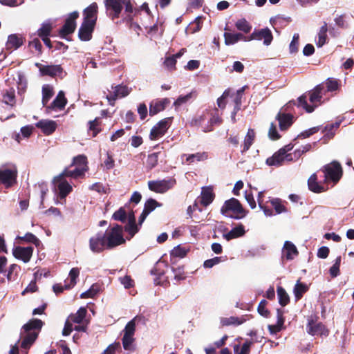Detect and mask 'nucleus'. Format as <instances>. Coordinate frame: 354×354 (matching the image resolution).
Wrapping results in <instances>:
<instances>
[{"label":"nucleus","instance_id":"4be33fe9","mask_svg":"<svg viewBox=\"0 0 354 354\" xmlns=\"http://www.w3.org/2000/svg\"><path fill=\"white\" fill-rule=\"evenodd\" d=\"M36 127L41 129L45 135H50L55 131L57 124L53 120H41L35 124Z\"/></svg>","mask_w":354,"mask_h":354},{"label":"nucleus","instance_id":"de8ad7c7","mask_svg":"<svg viewBox=\"0 0 354 354\" xmlns=\"http://www.w3.org/2000/svg\"><path fill=\"white\" fill-rule=\"evenodd\" d=\"M99 118H95L93 120H90L88 122V130L92 132V137H95L101 131V129L99 128L100 124Z\"/></svg>","mask_w":354,"mask_h":354},{"label":"nucleus","instance_id":"f704fd0d","mask_svg":"<svg viewBox=\"0 0 354 354\" xmlns=\"http://www.w3.org/2000/svg\"><path fill=\"white\" fill-rule=\"evenodd\" d=\"M56 180L57 181H60L57 185L59 196L61 198H65L72 192V186L65 180H59L57 177L56 178Z\"/></svg>","mask_w":354,"mask_h":354},{"label":"nucleus","instance_id":"423d86ee","mask_svg":"<svg viewBox=\"0 0 354 354\" xmlns=\"http://www.w3.org/2000/svg\"><path fill=\"white\" fill-rule=\"evenodd\" d=\"M176 184V180L174 178L168 179L149 180L148 182L149 189L156 193L164 194L171 189Z\"/></svg>","mask_w":354,"mask_h":354},{"label":"nucleus","instance_id":"e433bc0d","mask_svg":"<svg viewBox=\"0 0 354 354\" xmlns=\"http://www.w3.org/2000/svg\"><path fill=\"white\" fill-rule=\"evenodd\" d=\"M67 103V100L65 97L64 93L60 91L55 99L50 104V108L62 109L64 108Z\"/></svg>","mask_w":354,"mask_h":354},{"label":"nucleus","instance_id":"dca6fc26","mask_svg":"<svg viewBox=\"0 0 354 354\" xmlns=\"http://www.w3.org/2000/svg\"><path fill=\"white\" fill-rule=\"evenodd\" d=\"M17 172L10 169H0V183L10 187L16 182Z\"/></svg>","mask_w":354,"mask_h":354},{"label":"nucleus","instance_id":"f3484780","mask_svg":"<svg viewBox=\"0 0 354 354\" xmlns=\"http://www.w3.org/2000/svg\"><path fill=\"white\" fill-rule=\"evenodd\" d=\"M162 204L153 198H149L145 203L144 209L138 219V224L142 225L147 216L156 207H161Z\"/></svg>","mask_w":354,"mask_h":354},{"label":"nucleus","instance_id":"412c9836","mask_svg":"<svg viewBox=\"0 0 354 354\" xmlns=\"http://www.w3.org/2000/svg\"><path fill=\"white\" fill-rule=\"evenodd\" d=\"M299 254L297 247L290 241H286L282 249V257L287 260H292Z\"/></svg>","mask_w":354,"mask_h":354},{"label":"nucleus","instance_id":"4c0bfd02","mask_svg":"<svg viewBox=\"0 0 354 354\" xmlns=\"http://www.w3.org/2000/svg\"><path fill=\"white\" fill-rule=\"evenodd\" d=\"M3 101L6 104L14 106L16 102L15 100V91L14 88H10L3 91L2 93Z\"/></svg>","mask_w":354,"mask_h":354},{"label":"nucleus","instance_id":"b1692460","mask_svg":"<svg viewBox=\"0 0 354 354\" xmlns=\"http://www.w3.org/2000/svg\"><path fill=\"white\" fill-rule=\"evenodd\" d=\"M215 197L212 188L210 187H205L202 189L201 194L200 203L204 207H207L212 203Z\"/></svg>","mask_w":354,"mask_h":354},{"label":"nucleus","instance_id":"c85d7f7f","mask_svg":"<svg viewBox=\"0 0 354 354\" xmlns=\"http://www.w3.org/2000/svg\"><path fill=\"white\" fill-rule=\"evenodd\" d=\"M223 36L226 45L234 44L240 40L248 41V37L243 35L242 33L225 32Z\"/></svg>","mask_w":354,"mask_h":354},{"label":"nucleus","instance_id":"cd10ccee","mask_svg":"<svg viewBox=\"0 0 354 354\" xmlns=\"http://www.w3.org/2000/svg\"><path fill=\"white\" fill-rule=\"evenodd\" d=\"M341 124V121H337L334 123L328 124L325 126V127L322 130V133H324L323 139L324 142L332 139L335 134V130L337 129Z\"/></svg>","mask_w":354,"mask_h":354},{"label":"nucleus","instance_id":"58836bf2","mask_svg":"<svg viewBox=\"0 0 354 354\" xmlns=\"http://www.w3.org/2000/svg\"><path fill=\"white\" fill-rule=\"evenodd\" d=\"M255 139V131L253 129H249L247 134L244 138L243 147L241 151L242 153H245L249 150L250 147L254 143Z\"/></svg>","mask_w":354,"mask_h":354},{"label":"nucleus","instance_id":"774afa93","mask_svg":"<svg viewBox=\"0 0 354 354\" xmlns=\"http://www.w3.org/2000/svg\"><path fill=\"white\" fill-rule=\"evenodd\" d=\"M187 254V251L184 248L180 245L175 247L171 252V256L174 257L183 258Z\"/></svg>","mask_w":354,"mask_h":354},{"label":"nucleus","instance_id":"37998d69","mask_svg":"<svg viewBox=\"0 0 354 354\" xmlns=\"http://www.w3.org/2000/svg\"><path fill=\"white\" fill-rule=\"evenodd\" d=\"M277 292L279 304L281 306H286L288 305L290 302V297L286 290L281 286H278Z\"/></svg>","mask_w":354,"mask_h":354},{"label":"nucleus","instance_id":"8fccbe9b","mask_svg":"<svg viewBox=\"0 0 354 354\" xmlns=\"http://www.w3.org/2000/svg\"><path fill=\"white\" fill-rule=\"evenodd\" d=\"M87 157L84 154H81L73 158V162L71 164L70 167L76 165L77 167L85 168L86 167H87Z\"/></svg>","mask_w":354,"mask_h":354},{"label":"nucleus","instance_id":"a18cd8bd","mask_svg":"<svg viewBox=\"0 0 354 354\" xmlns=\"http://www.w3.org/2000/svg\"><path fill=\"white\" fill-rule=\"evenodd\" d=\"M327 23L324 22L323 26L320 28L319 31L318 32V42L317 44L319 47H322L326 44L327 39Z\"/></svg>","mask_w":354,"mask_h":354},{"label":"nucleus","instance_id":"69168bd1","mask_svg":"<svg viewBox=\"0 0 354 354\" xmlns=\"http://www.w3.org/2000/svg\"><path fill=\"white\" fill-rule=\"evenodd\" d=\"M124 230L131 235V237L133 236L139 230L136 222L133 223V221H129L128 224L125 226Z\"/></svg>","mask_w":354,"mask_h":354},{"label":"nucleus","instance_id":"a19ab883","mask_svg":"<svg viewBox=\"0 0 354 354\" xmlns=\"http://www.w3.org/2000/svg\"><path fill=\"white\" fill-rule=\"evenodd\" d=\"M294 104H296V103L294 102ZM297 106L302 107L307 113L313 112L317 106V105H309L308 104L306 93H304L298 97Z\"/></svg>","mask_w":354,"mask_h":354},{"label":"nucleus","instance_id":"6e6552de","mask_svg":"<svg viewBox=\"0 0 354 354\" xmlns=\"http://www.w3.org/2000/svg\"><path fill=\"white\" fill-rule=\"evenodd\" d=\"M106 241V234L102 232H99L90 238L89 248L94 253H101L105 250H108Z\"/></svg>","mask_w":354,"mask_h":354},{"label":"nucleus","instance_id":"052dcab7","mask_svg":"<svg viewBox=\"0 0 354 354\" xmlns=\"http://www.w3.org/2000/svg\"><path fill=\"white\" fill-rule=\"evenodd\" d=\"M299 35L298 33L294 34L292 39L289 46V50L290 53H296L299 50Z\"/></svg>","mask_w":354,"mask_h":354},{"label":"nucleus","instance_id":"c9c22d12","mask_svg":"<svg viewBox=\"0 0 354 354\" xmlns=\"http://www.w3.org/2000/svg\"><path fill=\"white\" fill-rule=\"evenodd\" d=\"M308 290L309 287L306 283H301L299 280H298L295 285L293 290L296 301L300 300L302 298L304 294L308 292Z\"/></svg>","mask_w":354,"mask_h":354},{"label":"nucleus","instance_id":"ea45409f","mask_svg":"<svg viewBox=\"0 0 354 354\" xmlns=\"http://www.w3.org/2000/svg\"><path fill=\"white\" fill-rule=\"evenodd\" d=\"M16 239L20 241L21 243H32L37 247L41 243L39 239L31 232H27L23 236H17Z\"/></svg>","mask_w":354,"mask_h":354},{"label":"nucleus","instance_id":"680f3d73","mask_svg":"<svg viewBox=\"0 0 354 354\" xmlns=\"http://www.w3.org/2000/svg\"><path fill=\"white\" fill-rule=\"evenodd\" d=\"M319 130H320L319 126L312 127V128H310L308 130H306V131L301 132V133H299L297 136V138L304 139V138H309L310 136H313V134L317 133Z\"/></svg>","mask_w":354,"mask_h":354},{"label":"nucleus","instance_id":"473e14b6","mask_svg":"<svg viewBox=\"0 0 354 354\" xmlns=\"http://www.w3.org/2000/svg\"><path fill=\"white\" fill-rule=\"evenodd\" d=\"M284 155L280 150L275 152L266 160V164L270 166H281L284 161Z\"/></svg>","mask_w":354,"mask_h":354},{"label":"nucleus","instance_id":"bb28decb","mask_svg":"<svg viewBox=\"0 0 354 354\" xmlns=\"http://www.w3.org/2000/svg\"><path fill=\"white\" fill-rule=\"evenodd\" d=\"M24 38L17 34H12L8 36L6 42L7 49H17L24 44Z\"/></svg>","mask_w":354,"mask_h":354},{"label":"nucleus","instance_id":"6ab92c4d","mask_svg":"<svg viewBox=\"0 0 354 354\" xmlns=\"http://www.w3.org/2000/svg\"><path fill=\"white\" fill-rule=\"evenodd\" d=\"M276 119L279 121L281 131H286L294 122V116L291 113L279 112L276 116Z\"/></svg>","mask_w":354,"mask_h":354},{"label":"nucleus","instance_id":"4d7b16f0","mask_svg":"<svg viewBox=\"0 0 354 354\" xmlns=\"http://www.w3.org/2000/svg\"><path fill=\"white\" fill-rule=\"evenodd\" d=\"M326 86L328 92L335 91L339 87V81L334 78H328L326 81Z\"/></svg>","mask_w":354,"mask_h":354},{"label":"nucleus","instance_id":"72a5a7b5","mask_svg":"<svg viewBox=\"0 0 354 354\" xmlns=\"http://www.w3.org/2000/svg\"><path fill=\"white\" fill-rule=\"evenodd\" d=\"M322 84L317 85L315 88L308 92L309 100L312 104L321 101L322 98Z\"/></svg>","mask_w":354,"mask_h":354},{"label":"nucleus","instance_id":"393cba45","mask_svg":"<svg viewBox=\"0 0 354 354\" xmlns=\"http://www.w3.org/2000/svg\"><path fill=\"white\" fill-rule=\"evenodd\" d=\"M86 168L76 167L73 170H70L68 168H66L62 174H60L57 178L62 180L64 177H71L73 178H77L84 175Z\"/></svg>","mask_w":354,"mask_h":354},{"label":"nucleus","instance_id":"4468645a","mask_svg":"<svg viewBox=\"0 0 354 354\" xmlns=\"http://www.w3.org/2000/svg\"><path fill=\"white\" fill-rule=\"evenodd\" d=\"M97 13L98 6L97 3H92L83 10V21L93 23L94 25H96Z\"/></svg>","mask_w":354,"mask_h":354},{"label":"nucleus","instance_id":"79ce46f5","mask_svg":"<svg viewBox=\"0 0 354 354\" xmlns=\"http://www.w3.org/2000/svg\"><path fill=\"white\" fill-rule=\"evenodd\" d=\"M86 313V309L84 307H81L78 309L75 314H71L69 316V319L71 322L80 324L85 318Z\"/></svg>","mask_w":354,"mask_h":354},{"label":"nucleus","instance_id":"603ef678","mask_svg":"<svg viewBox=\"0 0 354 354\" xmlns=\"http://www.w3.org/2000/svg\"><path fill=\"white\" fill-rule=\"evenodd\" d=\"M80 275V269L78 268H73L69 272L70 283L68 284L66 288H72L77 283V278Z\"/></svg>","mask_w":354,"mask_h":354},{"label":"nucleus","instance_id":"e2e57ef3","mask_svg":"<svg viewBox=\"0 0 354 354\" xmlns=\"http://www.w3.org/2000/svg\"><path fill=\"white\" fill-rule=\"evenodd\" d=\"M28 46L30 48H34L37 51L38 55H41L42 53V45L39 38L35 37L32 40H30L28 43Z\"/></svg>","mask_w":354,"mask_h":354},{"label":"nucleus","instance_id":"f257e3e1","mask_svg":"<svg viewBox=\"0 0 354 354\" xmlns=\"http://www.w3.org/2000/svg\"><path fill=\"white\" fill-rule=\"evenodd\" d=\"M43 325L44 322L41 319H32L22 326L21 335L26 334L21 344L22 348L27 349L32 346Z\"/></svg>","mask_w":354,"mask_h":354},{"label":"nucleus","instance_id":"5701e85b","mask_svg":"<svg viewBox=\"0 0 354 354\" xmlns=\"http://www.w3.org/2000/svg\"><path fill=\"white\" fill-rule=\"evenodd\" d=\"M209 115H210L211 118L209 120L208 124L206 127H204L205 132L212 131L214 125H220L223 122L217 109H214L212 111L209 112Z\"/></svg>","mask_w":354,"mask_h":354},{"label":"nucleus","instance_id":"c03bdc74","mask_svg":"<svg viewBox=\"0 0 354 354\" xmlns=\"http://www.w3.org/2000/svg\"><path fill=\"white\" fill-rule=\"evenodd\" d=\"M54 95L53 87L49 84H45L42 87V104L46 106L50 99Z\"/></svg>","mask_w":354,"mask_h":354},{"label":"nucleus","instance_id":"39448f33","mask_svg":"<svg viewBox=\"0 0 354 354\" xmlns=\"http://www.w3.org/2000/svg\"><path fill=\"white\" fill-rule=\"evenodd\" d=\"M79 17V12L73 11L71 12L64 21V25L59 30V35L61 38L71 41L67 37L73 34L76 28V20Z\"/></svg>","mask_w":354,"mask_h":354},{"label":"nucleus","instance_id":"20e7f679","mask_svg":"<svg viewBox=\"0 0 354 354\" xmlns=\"http://www.w3.org/2000/svg\"><path fill=\"white\" fill-rule=\"evenodd\" d=\"M123 228L121 225L115 224L111 229L104 232L106 234V243L108 250L113 249L126 242L123 236Z\"/></svg>","mask_w":354,"mask_h":354},{"label":"nucleus","instance_id":"6e6d98bb","mask_svg":"<svg viewBox=\"0 0 354 354\" xmlns=\"http://www.w3.org/2000/svg\"><path fill=\"white\" fill-rule=\"evenodd\" d=\"M268 301L265 299H262L257 307L258 313L263 317L268 318L270 316V310L266 308Z\"/></svg>","mask_w":354,"mask_h":354},{"label":"nucleus","instance_id":"f03ea898","mask_svg":"<svg viewBox=\"0 0 354 354\" xmlns=\"http://www.w3.org/2000/svg\"><path fill=\"white\" fill-rule=\"evenodd\" d=\"M221 213L226 217L240 220L247 216L248 211L243 207L238 199L231 198L224 202L221 208Z\"/></svg>","mask_w":354,"mask_h":354},{"label":"nucleus","instance_id":"13d9d810","mask_svg":"<svg viewBox=\"0 0 354 354\" xmlns=\"http://www.w3.org/2000/svg\"><path fill=\"white\" fill-rule=\"evenodd\" d=\"M341 263V257L339 256L336 258L335 263L330 267L329 272L332 277H337L339 273V267Z\"/></svg>","mask_w":354,"mask_h":354},{"label":"nucleus","instance_id":"49530a36","mask_svg":"<svg viewBox=\"0 0 354 354\" xmlns=\"http://www.w3.org/2000/svg\"><path fill=\"white\" fill-rule=\"evenodd\" d=\"M207 115H209V111H206L201 115L194 118L190 122L191 125L194 127H202L204 129L205 126H203V124L205 121L207 119Z\"/></svg>","mask_w":354,"mask_h":354},{"label":"nucleus","instance_id":"7ed1b4c3","mask_svg":"<svg viewBox=\"0 0 354 354\" xmlns=\"http://www.w3.org/2000/svg\"><path fill=\"white\" fill-rule=\"evenodd\" d=\"M321 170L324 174V183L330 180L335 185L343 176L342 167L337 160H333L330 163L324 165Z\"/></svg>","mask_w":354,"mask_h":354},{"label":"nucleus","instance_id":"c756f323","mask_svg":"<svg viewBox=\"0 0 354 354\" xmlns=\"http://www.w3.org/2000/svg\"><path fill=\"white\" fill-rule=\"evenodd\" d=\"M63 68L60 65H47L41 68V74L42 75H48L55 77L58 74H61Z\"/></svg>","mask_w":354,"mask_h":354},{"label":"nucleus","instance_id":"f8f14e48","mask_svg":"<svg viewBox=\"0 0 354 354\" xmlns=\"http://www.w3.org/2000/svg\"><path fill=\"white\" fill-rule=\"evenodd\" d=\"M33 250L32 246H17L13 248L12 254L16 259L21 260L24 263H28L32 256Z\"/></svg>","mask_w":354,"mask_h":354},{"label":"nucleus","instance_id":"1a4fd4ad","mask_svg":"<svg viewBox=\"0 0 354 354\" xmlns=\"http://www.w3.org/2000/svg\"><path fill=\"white\" fill-rule=\"evenodd\" d=\"M123 0H104L106 15L112 20L118 19L122 10Z\"/></svg>","mask_w":354,"mask_h":354},{"label":"nucleus","instance_id":"0e129e2a","mask_svg":"<svg viewBox=\"0 0 354 354\" xmlns=\"http://www.w3.org/2000/svg\"><path fill=\"white\" fill-rule=\"evenodd\" d=\"M112 218L115 221L124 222L127 218V213L124 207H120L118 211L115 212Z\"/></svg>","mask_w":354,"mask_h":354},{"label":"nucleus","instance_id":"3c124183","mask_svg":"<svg viewBox=\"0 0 354 354\" xmlns=\"http://www.w3.org/2000/svg\"><path fill=\"white\" fill-rule=\"evenodd\" d=\"M139 319L138 316L129 321L124 329V335L133 336L136 331V321Z\"/></svg>","mask_w":354,"mask_h":354},{"label":"nucleus","instance_id":"5fc2aeb1","mask_svg":"<svg viewBox=\"0 0 354 354\" xmlns=\"http://www.w3.org/2000/svg\"><path fill=\"white\" fill-rule=\"evenodd\" d=\"M207 158V154L205 152L203 153H196L193 154H189L187 156L186 158V161L189 164L196 161H201L206 160Z\"/></svg>","mask_w":354,"mask_h":354},{"label":"nucleus","instance_id":"a211bd4d","mask_svg":"<svg viewBox=\"0 0 354 354\" xmlns=\"http://www.w3.org/2000/svg\"><path fill=\"white\" fill-rule=\"evenodd\" d=\"M169 103L170 100L168 98L158 99L151 101L149 104V115L153 116L160 111H164Z\"/></svg>","mask_w":354,"mask_h":354},{"label":"nucleus","instance_id":"2eb2a0df","mask_svg":"<svg viewBox=\"0 0 354 354\" xmlns=\"http://www.w3.org/2000/svg\"><path fill=\"white\" fill-rule=\"evenodd\" d=\"M130 91L131 89H129L128 86L118 85L115 86L113 93L106 96V99L108 100L109 104L113 106L118 97H126L130 93Z\"/></svg>","mask_w":354,"mask_h":354},{"label":"nucleus","instance_id":"ddd939ff","mask_svg":"<svg viewBox=\"0 0 354 354\" xmlns=\"http://www.w3.org/2000/svg\"><path fill=\"white\" fill-rule=\"evenodd\" d=\"M95 26L93 23L82 21L78 30L79 39L83 41H90L92 39Z\"/></svg>","mask_w":354,"mask_h":354},{"label":"nucleus","instance_id":"aec40b11","mask_svg":"<svg viewBox=\"0 0 354 354\" xmlns=\"http://www.w3.org/2000/svg\"><path fill=\"white\" fill-rule=\"evenodd\" d=\"M308 187L310 191L319 194L328 190V187L324 186L323 184L318 182V177L317 174H313L308 180Z\"/></svg>","mask_w":354,"mask_h":354},{"label":"nucleus","instance_id":"9d476101","mask_svg":"<svg viewBox=\"0 0 354 354\" xmlns=\"http://www.w3.org/2000/svg\"><path fill=\"white\" fill-rule=\"evenodd\" d=\"M307 332L311 335H319L327 337L329 335V330L322 322L315 321L313 319H308L307 324Z\"/></svg>","mask_w":354,"mask_h":354},{"label":"nucleus","instance_id":"338daca9","mask_svg":"<svg viewBox=\"0 0 354 354\" xmlns=\"http://www.w3.org/2000/svg\"><path fill=\"white\" fill-rule=\"evenodd\" d=\"M193 93L191 92L185 95H180L174 102L175 106H180L183 104L187 102L192 97Z\"/></svg>","mask_w":354,"mask_h":354},{"label":"nucleus","instance_id":"bf43d9fd","mask_svg":"<svg viewBox=\"0 0 354 354\" xmlns=\"http://www.w3.org/2000/svg\"><path fill=\"white\" fill-rule=\"evenodd\" d=\"M135 339L133 336L123 335L122 339L123 348L127 351H131L133 349V343Z\"/></svg>","mask_w":354,"mask_h":354},{"label":"nucleus","instance_id":"2f4dec72","mask_svg":"<svg viewBox=\"0 0 354 354\" xmlns=\"http://www.w3.org/2000/svg\"><path fill=\"white\" fill-rule=\"evenodd\" d=\"M245 319L243 317H237L234 316H231L230 317H221V325L222 327L229 326H239L244 323Z\"/></svg>","mask_w":354,"mask_h":354},{"label":"nucleus","instance_id":"9b49d317","mask_svg":"<svg viewBox=\"0 0 354 354\" xmlns=\"http://www.w3.org/2000/svg\"><path fill=\"white\" fill-rule=\"evenodd\" d=\"M254 39H263V44L266 46H268L271 44L273 39L272 33L271 30L268 28L258 30H255L249 37H248V41Z\"/></svg>","mask_w":354,"mask_h":354},{"label":"nucleus","instance_id":"0eeeda50","mask_svg":"<svg viewBox=\"0 0 354 354\" xmlns=\"http://www.w3.org/2000/svg\"><path fill=\"white\" fill-rule=\"evenodd\" d=\"M172 117L165 118L160 120L156 125H154L150 131V140H156L159 138L162 137L169 128L172 122Z\"/></svg>","mask_w":354,"mask_h":354},{"label":"nucleus","instance_id":"7c9ffc66","mask_svg":"<svg viewBox=\"0 0 354 354\" xmlns=\"http://www.w3.org/2000/svg\"><path fill=\"white\" fill-rule=\"evenodd\" d=\"M53 26L52 22L46 21L41 24V27L37 30V36L42 39L50 37L53 30Z\"/></svg>","mask_w":354,"mask_h":354},{"label":"nucleus","instance_id":"09e8293b","mask_svg":"<svg viewBox=\"0 0 354 354\" xmlns=\"http://www.w3.org/2000/svg\"><path fill=\"white\" fill-rule=\"evenodd\" d=\"M272 207L277 214H281L287 212V209L280 198H276L270 201Z\"/></svg>","mask_w":354,"mask_h":354},{"label":"nucleus","instance_id":"864d4df0","mask_svg":"<svg viewBox=\"0 0 354 354\" xmlns=\"http://www.w3.org/2000/svg\"><path fill=\"white\" fill-rule=\"evenodd\" d=\"M236 27L238 30L248 33L252 29V26L245 19H241L236 23Z\"/></svg>","mask_w":354,"mask_h":354},{"label":"nucleus","instance_id":"a878e982","mask_svg":"<svg viewBox=\"0 0 354 354\" xmlns=\"http://www.w3.org/2000/svg\"><path fill=\"white\" fill-rule=\"evenodd\" d=\"M245 234V227L243 224L239 223L233 227L228 233L223 234V238L227 241H230L243 236Z\"/></svg>","mask_w":354,"mask_h":354}]
</instances>
